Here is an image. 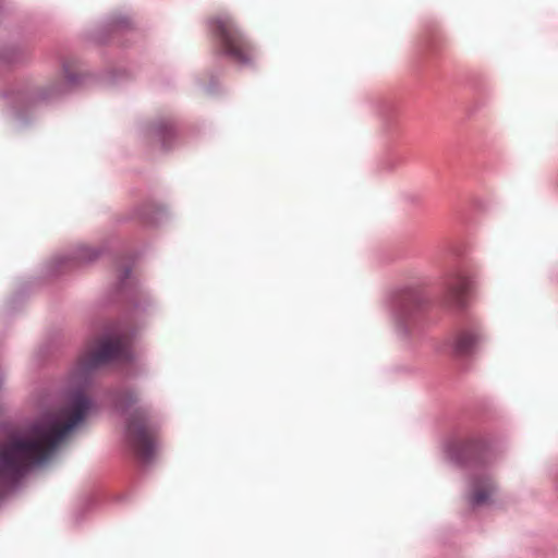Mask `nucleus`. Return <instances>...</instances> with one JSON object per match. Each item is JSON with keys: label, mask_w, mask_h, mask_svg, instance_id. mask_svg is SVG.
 Here are the masks:
<instances>
[{"label": "nucleus", "mask_w": 558, "mask_h": 558, "mask_svg": "<svg viewBox=\"0 0 558 558\" xmlns=\"http://www.w3.org/2000/svg\"><path fill=\"white\" fill-rule=\"evenodd\" d=\"M126 437L141 460L148 461L153 458L155 453L156 430L148 423L144 411L138 410L130 416L126 426Z\"/></svg>", "instance_id": "obj_4"}, {"label": "nucleus", "mask_w": 558, "mask_h": 558, "mask_svg": "<svg viewBox=\"0 0 558 558\" xmlns=\"http://www.w3.org/2000/svg\"><path fill=\"white\" fill-rule=\"evenodd\" d=\"M130 357L125 341L116 335L105 336L88 345L78 357L75 366V376L86 379L88 375L101 365L112 361H124Z\"/></svg>", "instance_id": "obj_2"}, {"label": "nucleus", "mask_w": 558, "mask_h": 558, "mask_svg": "<svg viewBox=\"0 0 558 558\" xmlns=\"http://www.w3.org/2000/svg\"><path fill=\"white\" fill-rule=\"evenodd\" d=\"M90 405L83 390L73 391L62 407L45 413L23 434L1 440L0 484L15 483L31 468L49 460L70 432L84 420Z\"/></svg>", "instance_id": "obj_1"}, {"label": "nucleus", "mask_w": 558, "mask_h": 558, "mask_svg": "<svg viewBox=\"0 0 558 558\" xmlns=\"http://www.w3.org/2000/svg\"><path fill=\"white\" fill-rule=\"evenodd\" d=\"M483 335L477 328H469L459 331L454 338L453 347L458 354L465 355L474 352L482 342Z\"/></svg>", "instance_id": "obj_6"}, {"label": "nucleus", "mask_w": 558, "mask_h": 558, "mask_svg": "<svg viewBox=\"0 0 558 558\" xmlns=\"http://www.w3.org/2000/svg\"><path fill=\"white\" fill-rule=\"evenodd\" d=\"M209 28L221 52L238 63H250L254 49L243 36L235 22L228 14H217L209 22Z\"/></svg>", "instance_id": "obj_3"}, {"label": "nucleus", "mask_w": 558, "mask_h": 558, "mask_svg": "<svg viewBox=\"0 0 558 558\" xmlns=\"http://www.w3.org/2000/svg\"><path fill=\"white\" fill-rule=\"evenodd\" d=\"M496 487L490 477H478L473 483L471 501L474 505H484L490 500Z\"/></svg>", "instance_id": "obj_7"}, {"label": "nucleus", "mask_w": 558, "mask_h": 558, "mask_svg": "<svg viewBox=\"0 0 558 558\" xmlns=\"http://www.w3.org/2000/svg\"><path fill=\"white\" fill-rule=\"evenodd\" d=\"M470 289L471 281L468 276L462 272L452 274L445 283V300L452 306L462 307Z\"/></svg>", "instance_id": "obj_5"}, {"label": "nucleus", "mask_w": 558, "mask_h": 558, "mask_svg": "<svg viewBox=\"0 0 558 558\" xmlns=\"http://www.w3.org/2000/svg\"><path fill=\"white\" fill-rule=\"evenodd\" d=\"M128 398H129V402H130V403H136V402L138 401L137 396H136V395H134V393H130V395L128 396Z\"/></svg>", "instance_id": "obj_8"}]
</instances>
